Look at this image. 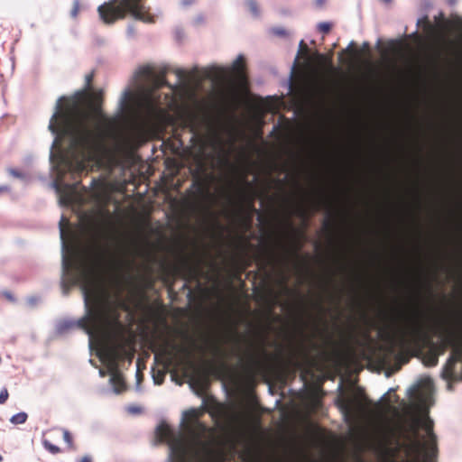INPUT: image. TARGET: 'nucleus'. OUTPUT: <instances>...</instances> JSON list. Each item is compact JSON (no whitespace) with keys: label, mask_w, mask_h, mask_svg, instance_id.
<instances>
[{"label":"nucleus","mask_w":462,"mask_h":462,"mask_svg":"<svg viewBox=\"0 0 462 462\" xmlns=\"http://www.w3.org/2000/svg\"><path fill=\"white\" fill-rule=\"evenodd\" d=\"M101 106L86 109L79 97L58 98L48 128L54 135L50 162L59 179L67 172L84 171L107 153L102 121H107Z\"/></svg>","instance_id":"f257e3e1"},{"label":"nucleus","mask_w":462,"mask_h":462,"mask_svg":"<svg viewBox=\"0 0 462 462\" xmlns=\"http://www.w3.org/2000/svg\"><path fill=\"white\" fill-rule=\"evenodd\" d=\"M244 63L245 57L240 54L231 68L211 65L200 69L195 67L191 76L183 69H176V85L168 83L165 79L166 70L162 71V75H155L150 67H142L134 75V88L128 87L122 92L116 117H143L148 123L160 122L166 115L163 104L167 107L171 106L174 103L173 95L182 96L191 80H210L217 84L234 73L238 79L244 81Z\"/></svg>","instance_id":"f03ea898"},{"label":"nucleus","mask_w":462,"mask_h":462,"mask_svg":"<svg viewBox=\"0 0 462 462\" xmlns=\"http://www.w3.org/2000/svg\"><path fill=\"white\" fill-rule=\"evenodd\" d=\"M69 219L62 215L59 222L61 240V278L62 294L67 296L73 286H79L85 305V315L78 320H62L57 325V332L63 334L70 328H79L88 336V345L92 348L95 335L107 319V306L104 301L99 284L92 268L85 263H75L73 250L68 243Z\"/></svg>","instance_id":"7ed1b4c3"},{"label":"nucleus","mask_w":462,"mask_h":462,"mask_svg":"<svg viewBox=\"0 0 462 462\" xmlns=\"http://www.w3.org/2000/svg\"><path fill=\"white\" fill-rule=\"evenodd\" d=\"M419 406L409 416L400 419L393 426V433L398 446L405 453L407 459L400 462H434L438 455L437 437L433 431V420L429 416V407L432 405L430 393L419 396ZM241 462H346V460H245ZM353 462H366L354 460ZM377 462H397L396 460H378Z\"/></svg>","instance_id":"20e7f679"},{"label":"nucleus","mask_w":462,"mask_h":462,"mask_svg":"<svg viewBox=\"0 0 462 462\" xmlns=\"http://www.w3.org/2000/svg\"><path fill=\"white\" fill-rule=\"evenodd\" d=\"M155 438L168 446L167 462H226L205 458L210 452L209 428L199 420L195 409L182 413L180 430L161 422L156 428Z\"/></svg>","instance_id":"39448f33"},{"label":"nucleus","mask_w":462,"mask_h":462,"mask_svg":"<svg viewBox=\"0 0 462 462\" xmlns=\"http://www.w3.org/2000/svg\"><path fill=\"white\" fill-rule=\"evenodd\" d=\"M417 27H420L423 33L418 31L409 35L411 40L422 43L428 42L433 44H447L450 42L462 46V16L453 14L447 18L442 12L430 21L427 15L417 20Z\"/></svg>","instance_id":"423d86ee"},{"label":"nucleus","mask_w":462,"mask_h":462,"mask_svg":"<svg viewBox=\"0 0 462 462\" xmlns=\"http://www.w3.org/2000/svg\"><path fill=\"white\" fill-rule=\"evenodd\" d=\"M98 14L106 24H113L118 19H124L127 14L134 19L146 23H154L157 14L151 13L146 0H110L98 6Z\"/></svg>","instance_id":"0eeeda50"},{"label":"nucleus","mask_w":462,"mask_h":462,"mask_svg":"<svg viewBox=\"0 0 462 462\" xmlns=\"http://www.w3.org/2000/svg\"><path fill=\"white\" fill-rule=\"evenodd\" d=\"M336 404L349 427H354L366 412L365 400L356 394L340 396Z\"/></svg>","instance_id":"6e6552de"},{"label":"nucleus","mask_w":462,"mask_h":462,"mask_svg":"<svg viewBox=\"0 0 462 462\" xmlns=\"http://www.w3.org/2000/svg\"><path fill=\"white\" fill-rule=\"evenodd\" d=\"M79 186V181L69 184L55 180L51 182V187L59 196V203L62 207L77 206L80 208L86 203L85 193H88V189L82 187L84 192H80Z\"/></svg>","instance_id":"1a4fd4ad"},{"label":"nucleus","mask_w":462,"mask_h":462,"mask_svg":"<svg viewBox=\"0 0 462 462\" xmlns=\"http://www.w3.org/2000/svg\"><path fill=\"white\" fill-rule=\"evenodd\" d=\"M441 376L448 382V389L449 391L452 390L451 381H462V348L452 349L450 356L442 369Z\"/></svg>","instance_id":"9d476101"},{"label":"nucleus","mask_w":462,"mask_h":462,"mask_svg":"<svg viewBox=\"0 0 462 462\" xmlns=\"http://www.w3.org/2000/svg\"><path fill=\"white\" fill-rule=\"evenodd\" d=\"M103 363L107 362V370L99 369V375L105 377L108 373L110 374L109 383L113 388L115 393H121L125 389V383L121 373L117 370L115 353L109 352L106 356H100Z\"/></svg>","instance_id":"9b49d317"},{"label":"nucleus","mask_w":462,"mask_h":462,"mask_svg":"<svg viewBox=\"0 0 462 462\" xmlns=\"http://www.w3.org/2000/svg\"><path fill=\"white\" fill-rule=\"evenodd\" d=\"M423 331L420 324H416L402 332L400 345L402 346L415 343L420 339Z\"/></svg>","instance_id":"f8f14e48"},{"label":"nucleus","mask_w":462,"mask_h":462,"mask_svg":"<svg viewBox=\"0 0 462 462\" xmlns=\"http://www.w3.org/2000/svg\"><path fill=\"white\" fill-rule=\"evenodd\" d=\"M439 356L436 353H429L423 357V364L426 366L433 367L438 365Z\"/></svg>","instance_id":"ddd939ff"},{"label":"nucleus","mask_w":462,"mask_h":462,"mask_svg":"<svg viewBox=\"0 0 462 462\" xmlns=\"http://www.w3.org/2000/svg\"><path fill=\"white\" fill-rule=\"evenodd\" d=\"M245 5L254 17H259L260 9L255 0H245Z\"/></svg>","instance_id":"4468645a"},{"label":"nucleus","mask_w":462,"mask_h":462,"mask_svg":"<svg viewBox=\"0 0 462 462\" xmlns=\"http://www.w3.org/2000/svg\"><path fill=\"white\" fill-rule=\"evenodd\" d=\"M28 415L24 411H21L17 414H14L11 417L10 422L17 425V424H23L27 420Z\"/></svg>","instance_id":"2eb2a0df"},{"label":"nucleus","mask_w":462,"mask_h":462,"mask_svg":"<svg viewBox=\"0 0 462 462\" xmlns=\"http://www.w3.org/2000/svg\"><path fill=\"white\" fill-rule=\"evenodd\" d=\"M166 373L162 370L155 371L152 369V380L154 384L160 385L163 383Z\"/></svg>","instance_id":"dca6fc26"},{"label":"nucleus","mask_w":462,"mask_h":462,"mask_svg":"<svg viewBox=\"0 0 462 462\" xmlns=\"http://www.w3.org/2000/svg\"><path fill=\"white\" fill-rule=\"evenodd\" d=\"M7 171H8V173L14 178H17V179H20L23 180H26L28 179V175L26 173L20 171L16 169L10 168Z\"/></svg>","instance_id":"f3484780"},{"label":"nucleus","mask_w":462,"mask_h":462,"mask_svg":"<svg viewBox=\"0 0 462 462\" xmlns=\"http://www.w3.org/2000/svg\"><path fill=\"white\" fill-rule=\"evenodd\" d=\"M42 443H43V446L44 448L51 453L52 454H56L60 451V448L53 445L50 440H48L47 439H44L42 440Z\"/></svg>","instance_id":"a211bd4d"},{"label":"nucleus","mask_w":462,"mask_h":462,"mask_svg":"<svg viewBox=\"0 0 462 462\" xmlns=\"http://www.w3.org/2000/svg\"><path fill=\"white\" fill-rule=\"evenodd\" d=\"M332 24L330 23L323 22L318 24V30L322 33H328L331 30Z\"/></svg>","instance_id":"6ab92c4d"},{"label":"nucleus","mask_w":462,"mask_h":462,"mask_svg":"<svg viewBox=\"0 0 462 462\" xmlns=\"http://www.w3.org/2000/svg\"><path fill=\"white\" fill-rule=\"evenodd\" d=\"M79 0H74L73 1V6H72V9L70 11V15L71 17L75 18L79 12Z\"/></svg>","instance_id":"aec40b11"},{"label":"nucleus","mask_w":462,"mask_h":462,"mask_svg":"<svg viewBox=\"0 0 462 462\" xmlns=\"http://www.w3.org/2000/svg\"><path fill=\"white\" fill-rule=\"evenodd\" d=\"M62 436L64 441L69 445L71 446L72 443V437L70 433L67 430H62Z\"/></svg>","instance_id":"412c9836"},{"label":"nucleus","mask_w":462,"mask_h":462,"mask_svg":"<svg viewBox=\"0 0 462 462\" xmlns=\"http://www.w3.org/2000/svg\"><path fill=\"white\" fill-rule=\"evenodd\" d=\"M8 392L6 389H3L1 392H0V404H3L6 402V400L8 399Z\"/></svg>","instance_id":"4be33fe9"},{"label":"nucleus","mask_w":462,"mask_h":462,"mask_svg":"<svg viewBox=\"0 0 462 462\" xmlns=\"http://www.w3.org/2000/svg\"><path fill=\"white\" fill-rule=\"evenodd\" d=\"M39 301V298L37 297H29L27 300H26V302L29 306L31 307H33L37 304V302Z\"/></svg>","instance_id":"5701e85b"},{"label":"nucleus","mask_w":462,"mask_h":462,"mask_svg":"<svg viewBox=\"0 0 462 462\" xmlns=\"http://www.w3.org/2000/svg\"><path fill=\"white\" fill-rule=\"evenodd\" d=\"M128 411L132 414H137L140 412L141 409L137 406H130L128 407Z\"/></svg>","instance_id":"b1692460"},{"label":"nucleus","mask_w":462,"mask_h":462,"mask_svg":"<svg viewBox=\"0 0 462 462\" xmlns=\"http://www.w3.org/2000/svg\"><path fill=\"white\" fill-rule=\"evenodd\" d=\"M273 32H274V34L279 35V36L285 35V30L282 29V28H275V29H273Z\"/></svg>","instance_id":"393cba45"},{"label":"nucleus","mask_w":462,"mask_h":462,"mask_svg":"<svg viewBox=\"0 0 462 462\" xmlns=\"http://www.w3.org/2000/svg\"><path fill=\"white\" fill-rule=\"evenodd\" d=\"M136 380H137L136 388L139 389V385H140V383H141V382L143 380V375H142V374L139 371H137V373H136Z\"/></svg>","instance_id":"a878e982"},{"label":"nucleus","mask_w":462,"mask_h":462,"mask_svg":"<svg viewBox=\"0 0 462 462\" xmlns=\"http://www.w3.org/2000/svg\"><path fill=\"white\" fill-rule=\"evenodd\" d=\"M98 185H99V183L97 182V180L95 178L91 179L90 186H91L92 189H97Z\"/></svg>","instance_id":"bb28decb"},{"label":"nucleus","mask_w":462,"mask_h":462,"mask_svg":"<svg viewBox=\"0 0 462 462\" xmlns=\"http://www.w3.org/2000/svg\"><path fill=\"white\" fill-rule=\"evenodd\" d=\"M79 462H92V457L89 455H86Z\"/></svg>","instance_id":"cd10ccee"},{"label":"nucleus","mask_w":462,"mask_h":462,"mask_svg":"<svg viewBox=\"0 0 462 462\" xmlns=\"http://www.w3.org/2000/svg\"><path fill=\"white\" fill-rule=\"evenodd\" d=\"M93 80V75L92 74H88L86 76V82H87V86L89 87L91 82Z\"/></svg>","instance_id":"c85d7f7f"},{"label":"nucleus","mask_w":462,"mask_h":462,"mask_svg":"<svg viewBox=\"0 0 462 462\" xmlns=\"http://www.w3.org/2000/svg\"><path fill=\"white\" fill-rule=\"evenodd\" d=\"M326 0H315V4L318 7H321L325 4Z\"/></svg>","instance_id":"c756f323"},{"label":"nucleus","mask_w":462,"mask_h":462,"mask_svg":"<svg viewBox=\"0 0 462 462\" xmlns=\"http://www.w3.org/2000/svg\"><path fill=\"white\" fill-rule=\"evenodd\" d=\"M127 33L128 35H134V29L133 26L129 25L128 28H127Z\"/></svg>","instance_id":"7c9ffc66"},{"label":"nucleus","mask_w":462,"mask_h":462,"mask_svg":"<svg viewBox=\"0 0 462 462\" xmlns=\"http://www.w3.org/2000/svg\"><path fill=\"white\" fill-rule=\"evenodd\" d=\"M181 3L183 5H189L192 4V0H182Z\"/></svg>","instance_id":"2f4dec72"},{"label":"nucleus","mask_w":462,"mask_h":462,"mask_svg":"<svg viewBox=\"0 0 462 462\" xmlns=\"http://www.w3.org/2000/svg\"><path fill=\"white\" fill-rule=\"evenodd\" d=\"M389 352H390V354H391V355H395V349H394V347H393V346H391V347L389 348Z\"/></svg>","instance_id":"473e14b6"},{"label":"nucleus","mask_w":462,"mask_h":462,"mask_svg":"<svg viewBox=\"0 0 462 462\" xmlns=\"http://www.w3.org/2000/svg\"><path fill=\"white\" fill-rule=\"evenodd\" d=\"M7 189H8V188L6 186H1L0 187V193H2L3 191H5Z\"/></svg>","instance_id":"72a5a7b5"},{"label":"nucleus","mask_w":462,"mask_h":462,"mask_svg":"<svg viewBox=\"0 0 462 462\" xmlns=\"http://www.w3.org/2000/svg\"><path fill=\"white\" fill-rule=\"evenodd\" d=\"M363 47H364L365 50H368V49L370 48V45H369V43H368V42H364Z\"/></svg>","instance_id":"f704fd0d"},{"label":"nucleus","mask_w":462,"mask_h":462,"mask_svg":"<svg viewBox=\"0 0 462 462\" xmlns=\"http://www.w3.org/2000/svg\"><path fill=\"white\" fill-rule=\"evenodd\" d=\"M303 44H304V42H303V41H300V46L301 47Z\"/></svg>","instance_id":"c9c22d12"},{"label":"nucleus","mask_w":462,"mask_h":462,"mask_svg":"<svg viewBox=\"0 0 462 462\" xmlns=\"http://www.w3.org/2000/svg\"><path fill=\"white\" fill-rule=\"evenodd\" d=\"M384 3H390L391 0H383Z\"/></svg>","instance_id":"e433bc0d"},{"label":"nucleus","mask_w":462,"mask_h":462,"mask_svg":"<svg viewBox=\"0 0 462 462\" xmlns=\"http://www.w3.org/2000/svg\"><path fill=\"white\" fill-rule=\"evenodd\" d=\"M3 459L2 456L0 455V461Z\"/></svg>","instance_id":"4c0bfd02"}]
</instances>
